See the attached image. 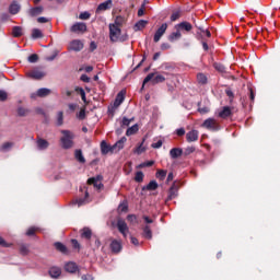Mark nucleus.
I'll return each mask as SVG.
<instances>
[{
	"instance_id": "b1692460",
	"label": "nucleus",
	"mask_w": 280,
	"mask_h": 280,
	"mask_svg": "<svg viewBox=\"0 0 280 280\" xmlns=\"http://www.w3.org/2000/svg\"><path fill=\"white\" fill-rule=\"evenodd\" d=\"M89 191H85L84 198H79L74 201V205H78V207H82L83 205H89Z\"/></svg>"
},
{
	"instance_id": "ea45409f",
	"label": "nucleus",
	"mask_w": 280,
	"mask_h": 280,
	"mask_svg": "<svg viewBox=\"0 0 280 280\" xmlns=\"http://www.w3.org/2000/svg\"><path fill=\"white\" fill-rule=\"evenodd\" d=\"M167 176V171L159 170L156 173V178L160 180H165V177Z\"/></svg>"
},
{
	"instance_id": "4c0bfd02",
	"label": "nucleus",
	"mask_w": 280,
	"mask_h": 280,
	"mask_svg": "<svg viewBox=\"0 0 280 280\" xmlns=\"http://www.w3.org/2000/svg\"><path fill=\"white\" fill-rule=\"evenodd\" d=\"M65 124V114L62 112L57 113V126Z\"/></svg>"
},
{
	"instance_id": "ddd939ff",
	"label": "nucleus",
	"mask_w": 280,
	"mask_h": 280,
	"mask_svg": "<svg viewBox=\"0 0 280 280\" xmlns=\"http://www.w3.org/2000/svg\"><path fill=\"white\" fill-rule=\"evenodd\" d=\"M175 30H178L179 32H191V30H194V26L189 22H182L175 25Z\"/></svg>"
},
{
	"instance_id": "a878e982",
	"label": "nucleus",
	"mask_w": 280,
	"mask_h": 280,
	"mask_svg": "<svg viewBox=\"0 0 280 280\" xmlns=\"http://www.w3.org/2000/svg\"><path fill=\"white\" fill-rule=\"evenodd\" d=\"M65 270L66 272H78V265H75V262H68L65 266Z\"/></svg>"
},
{
	"instance_id": "c9c22d12",
	"label": "nucleus",
	"mask_w": 280,
	"mask_h": 280,
	"mask_svg": "<svg viewBox=\"0 0 280 280\" xmlns=\"http://www.w3.org/2000/svg\"><path fill=\"white\" fill-rule=\"evenodd\" d=\"M32 38L36 40V38H43V31L39 28H33L32 31Z\"/></svg>"
},
{
	"instance_id": "69168bd1",
	"label": "nucleus",
	"mask_w": 280,
	"mask_h": 280,
	"mask_svg": "<svg viewBox=\"0 0 280 280\" xmlns=\"http://www.w3.org/2000/svg\"><path fill=\"white\" fill-rule=\"evenodd\" d=\"M37 23H49V19H47L45 16H40L37 19Z\"/></svg>"
},
{
	"instance_id": "9b49d317",
	"label": "nucleus",
	"mask_w": 280,
	"mask_h": 280,
	"mask_svg": "<svg viewBox=\"0 0 280 280\" xmlns=\"http://www.w3.org/2000/svg\"><path fill=\"white\" fill-rule=\"evenodd\" d=\"M165 32H167V23L162 24L155 32L153 40L154 43H159V40H161V38L163 37V34H165Z\"/></svg>"
},
{
	"instance_id": "f704fd0d",
	"label": "nucleus",
	"mask_w": 280,
	"mask_h": 280,
	"mask_svg": "<svg viewBox=\"0 0 280 280\" xmlns=\"http://www.w3.org/2000/svg\"><path fill=\"white\" fill-rule=\"evenodd\" d=\"M178 194V188H176V185H173L168 192V200L174 199L175 196Z\"/></svg>"
},
{
	"instance_id": "37998d69",
	"label": "nucleus",
	"mask_w": 280,
	"mask_h": 280,
	"mask_svg": "<svg viewBox=\"0 0 280 280\" xmlns=\"http://www.w3.org/2000/svg\"><path fill=\"white\" fill-rule=\"evenodd\" d=\"M79 19L81 21H89V19H91V13H89V11H84L80 13Z\"/></svg>"
},
{
	"instance_id": "7ed1b4c3",
	"label": "nucleus",
	"mask_w": 280,
	"mask_h": 280,
	"mask_svg": "<svg viewBox=\"0 0 280 280\" xmlns=\"http://www.w3.org/2000/svg\"><path fill=\"white\" fill-rule=\"evenodd\" d=\"M109 38L112 43H118V40H121V28L109 24Z\"/></svg>"
},
{
	"instance_id": "bb28decb",
	"label": "nucleus",
	"mask_w": 280,
	"mask_h": 280,
	"mask_svg": "<svg viewBox=\"0 0 280 280\" xmlns=\"http://www.w3.org/2000/svg\"><path fill=\"white\" fill-rule=\"evenodd\" d=\"M20 10L21 5L16 2L11 3L9 7L10 14H19Z\"/></svg>"
},
{
	"instance_id": "338daca9",
	"label": "nucleus",
	"mask_w": 280,
	"mask_h": 280,
	"mask_svg": "<svg viewBox=\"0 0 280 280\" xmlns=\"http://www.w3.org/2000/svg\"><path fill=\"white\" fill-rule=\"evenodd\" d=\"M176 135H177L178 137H183V136L185 135V128H179V129H177V130H176Z\"/></svg>"
},
{
	"instance_id": "a211bd4d",
	"label": "nucleus",
	"mask_w": 280,
	"mask_h": 280,
	"mask_svg": "<svg viewBox=\"0 0 280 280\" xmlns=\"http://www.w3.org/2000/svg\"><path fill=\"white\" fill-rule=\"evenodd\" d=\"M218 117H221V119H226L228 117H231V107L225 106L218 113Z\"/></svg>"
},
{
	"instance_id": "a18cd8bd",
	"label": "nucleus",
	"mask_w": 280,
	"mask_h": 280,
	"mask_svg": "<svg viewBox=\"0 0 280 280\" xmlns=\"http://www.w3.org/2000/svg\"><path fill=\"white\" fill-rule=\"evenodd\" d=\"M161 69H163V71H174V66L170 63H163Z\"/></svg>"
},
{
	"instance_id": "f03ea898",
	"label": "nucleus",
	"mask_w": 280,
	"mask_h": 280,
	"mask_svg": "<svg viewBox=\"0 0 280 280\" xmlns=\"http://www.w3.org/2000/svg\"><path fill=\"white\" fill-rule=\"evenodd\" d=\"M201 128H206V130H211V132H218V130H220V122H218L215 118H207L201 124Z\"/></svg>"
},
{
	"instance_id": "4468645a",
	"label": "nucleus",
	"mask_w": 280,
	"mask_h": 280,
	"mask_svg": "<svg viewBox=\"0 0 280 280\" xmlns=\"http://www.w3.org/2000/svg\"><path fill=\"white\" fill-rule=\"evenodd\" d=\"M101 152L104 155L109 154V152L113 153V152H115V147L107 144V142L103 140L101 142Z\"/></svg>"
},
{
	"instance_id": "6e6d98bb",
	"label": "nucleus",
	"mask_w": 280,
	"mask_h": 280,
	"mask_svg": "<svg viewBox=\"0 0 280 280\" xmlns=\"http://www.w3.org/2000/svg\"><path fill=\"white\" fill-rule=\"evenodd\" d=\"M20 252L22 255H27V253H30V249L27 248V245H21Z\"/></svg>"
},
{
	"instance_id": "a19ab883",
	"label": "nucleus",
	"mask_w": 280,
	"mask_h": 280,
	"mask_svg": "<svg viewBox=\"0 0 280 280\" xmlns=\"http://www.w3.org/2000/svg\"><path fill=\"white\" fill-rule=\"evenodd\" d=\"M159 187V184L154 180L150 182L148 185H147V189L149 191H154V189H158Z\"/></svg>"
},
{
	"instance_id": "79ce46f5",
	"label": "nucleus",
	"mask_w": 280,
	"mask_h": 280,
	"mask_svg": "<svg viewBox=\"0 0 280 280\" xmlns=\"http://www.w3.org/2000/svg\"><path fill=\"white\" fill-rule=\"evenodd\" d=\"M197 81L199 82V84H207V75H205L203 73L197 74Z\"/></svg>"
},
{
	"instance_id": "3c124183",
	"label": "nucleus",
	"mask_w": 280,
	"mask_h": 280,
	"mask_svg": "<svg viewBox=\"0 0 280 280\" xmlns=\"http://www.w3.org/2000/svg\"><path fill=\"white\" fill-rule=\"evenodd\" d=\"M130 121H132V120L128 119L127 117H124L122 121H121V128H126V127L130 126Z\"/></svg>"
},
{
	"instance_id": "20e7f679",
	"label": "nucleus",
	"mask_w": 280,
	"mask_h": 280,
	"mask_svg": "<svg viewBox=\"0 0 280 280\" xmlns=\"http://www.w3.org/2000/svg\"><path fill=\"white\" fill-rule=\"evenodd\" d=\"M150 81H152L153 84H161V82H165V77L163 74H156L154 77V73H149L143 80V85L148 84Z\"/></svg>"
},
{
	"instance_id": "09e8293b",
	"label": "nucleus",
	"mask_w": 280,
	"mask_h": 280,
	"mask_svg": "<svg viewBox=\"0 0 280 280\" xmlns=\"http://www.w3.org/2000/svg\"><path fill=\"white\" fill-rule=\"evenodd\" d=\"M127 220H128V222H130L131 224H137V222H138L137 215H135V214H129V215L127 217Z\"/></svg>"
},
{
	"instance_id": "f3484780",
	"label": "nucleus",
	"mask_w": 280,
	"mask_h": 280,
	"mask_svg": "<svg viewBox=\"0 0 280 280\" xmlns=\"http://www.w3.org/2000/svg\"><path fill=\"white\" fill-rule=\"evenodd\" d=\"M198 130H191L186 133V140L188 141V143H194V141H198Z\"/></svg>"
},
{
	"instance_id": "e2e57ef3",
	"label": "nucleus",
	"mask_w": 280,
	"mask_h": 280,
	"mask_svg": "<svg viewBox=\"0 0 280 280\" xmlns=\"http://www.w3.org/2000/svg\"><path fill=\"white\" fill-rule=\"evenodd\" d=\"M68 108H69V110H70L71 113H73V112L75 110V108H78V104H75V103H70V104L68 105Z\"/></svg>"
},
{
	"instance_id": "2eb2a0df",
	"label": "nucleus",
	"mask_w": 280,
	"mask_h": 280,
	"mask_svg": "<svg viewBox=\"0 0 280 280\" xmlns=\"http://www.w3.org/2000/svg\"><path fill=\"white\" fill-rule=\"evenodd\" d=\"M36 145H37V150L45 151L47 150V148H49V141L43 138H37Z\"/></svg>"
},
{
	"instance_id": "5701e85b",
	"label": "nucleus",
	"mask_w": 280,
	"mask_h": 280,
	"mask_svg": "<svg viewBox=\"0 0 280 280\" xmlns=\"http://www.w3.org/2000/svg\"><path fill=\"white\" fill-rule=\"evenodd\" d=\"M49 275H50L51 279H58V277H60V275H62V271L58 267H52L49 269Z\"/></svg>"
},
{
	"instance_id": "2f4dec72",
	"label": "nucleus",
	"mask_w": 280,
	"mask_h": 280,
	"mask_svg": "<svg viewBox=\"0 0 280 280\" xmlns=\"http://www.w3.org/2000/svg\"><path fill=\"white\" fill-rule=\"evenodd\" d=\"M74 156L79 163H86V159H84V155L82 154V150H75Z\"/></svg>"
},
{
	"instance_id": "5fc2aeb1",
	"label": "nucleus",
	"mask_w": 280,
	"mask_h": 280,
	"mask_svg": "<svg viewBox=\"0 0 280 280\" xmlns=\"http://www.w3.org/2000/svg\"><path fill=\"white\" fill-rule=\"evenodd\" d=\"M18 115H19L20 117H25V115H27V109H25V108H23V107H20V108L18 109Z\"/></svg>"
},
{
	"instance_id": "7c9ffc66",
	"label": "nucleus",
	"mask_w": 280,
	"mask_h": 280,
	"mask_svg": "<svg viewBox=\"0 0 280 280\" xmlns=\"http://www.w3.org/2000/svg\"><path fill=\"white\" fill-rule=\"evenodd\" d=\"M124 23H126V18L118 15L116 16L115 22L112 25H115L116 27L121 28V25H124Z\"/></svg>"
},
{
	"instance_id": "13d9d810",
	"label": "nucleus",
	"mask_w": 280,
	"mask_h": 280,
	"mask_svg": "<svg viewBox=\"0 0 280 280\" xmlns=\"http://www.w3.org/2000/svg\"><path fill=\"white\" fill-rule=\"evenodd\" d=\"M142 152H145V148H143V144H140L138 148H136L135 153L142 154Z\"/></svg>"
},
{
	"instance_id": "39448f33",
	"label": "nucleus",
	"mask_w": 280,
	"mask_h": 280,
	"mask_svg": "<svg viewBox=\"0 0 280 280\" xmlns=\"http://www.w3.org/2000/svg\"><path fill=\"white\" fill-rule=\"evenodd\" d=\"M124 100H126V96H124L122 92H119L114 101L112 108H109L108 112L115 113V109L119 108V106H121V104H124Z\"/></svg>"
},
{
	"instance_id": "dca6fc26",
	"label": "nucleus",
	"mask_w": 280,
	"mask_h": 280,
	"mask_svg": "<svg viewBox=\"0 0 280 280\" xmlns=\"http://www.w3.org/2000/svg\"><path fill=\"white\" fill-rule=\"evenodd\" d=\"M51 93V90L47 89V88H42L39 90H37L36 93H33L31 95V97H47V95H49Z\"/></svg>"
},
{
	"instance_id": "cd10ccee",
	"label": "nucleus",
	"mask_w": 280,
	"mask_h": 280,
	"mask_svg": "<svg viewBox=\"0 0 280 280\" xmlns=\"http://www.w3.org/2000/svg\"><path fill=\"white\" fill-rule=\"evenodd\" d=\"M197 36H198V38H201V40H202V38H205V36L210 38L211 37V32H209V30H205L202 27H199V32H197Z\"/></svg>"
},
{
	"instance_id": "423d86ee",
	"label": "nucleus",
	"mask_w": 280,
	"mask_h": 280,
	"mask_svg": "<svg viewBox=\"0 0 280 280\" xmlns=\"http://www.w3.org/2000/svg\"><path fill=\"white\" fill-rule=\"evenodd\" d=\"M117 229L124 237H128V233H130V230L128 229V224L126 223V221L118 219Z\"/></svg>"
},
{
	"instance_id": "aec40b11",
	"label": "nucleus",
	"mask_w": 280,
	"mask_h": 280,
	"mask_svg": "<svg viewBox=\"0 0 280 280\" xmlns=\"http://www.w3.org/2000/svg\"><path fill=\"white\" fill-rule=\"evenodd\" d=\"M110 249H112L114 253H120V252H121V242H120V241H117V240L112 241V243H110Z\"/></svg>"
},
{
	"instance_id": "c85d7f7f",
	"label": "nucleus",
	"mask_w": 280,
	"mask_h": 280,
	"mask_svg": "<svg viewBox=\"0 0 280 280\" xmlns=\"http://www.w3.org/2000/svg\"><path fill=\"white\" fill-rule=\"evenodd\" d=\"M137 132H139V125L136 124L127 129L126 136L132 137V135H137Z\"/></svg>"
},
{
	"instance_id": "680f3d73",
	"label": "nucleus",
	"mask_w": 280,
	"mask_h": 280,
	"mask_svg": "<svg viewBox=\"0 0 280 280\" xmlns=\"http://www.w3.org/2000/svg\"><path fill=\"white\" fill-rule=\"evenodd\" d=\"M198 112H199L201 115H207V113H209V107H199V108H198Z\"/></svg>"
},
{
	"instance_id": "864d4df0",
	"label": "nucleus",
	"mask_w": 280,
	"mask_h": 280,
	"mask_svg": "<svg viewBox=\"0 0 280 280\" xmlns=\"http://www.w3.org/2000/svg\"><path fill=\"white\" fill-rule=\"evenodd\" d=\"M28 62L34 63V62H38V55L33 54L28 57Z\"/></svg>"
},
{
	"instance_id": "49530a36",
	"label": "nucleus",
	"mask_w": 280,
	"mask_h": 280,
	"mask_svg": "<svg viewBox=\"0 0 280 280\" xmlns=\"http://www.w3.org/2000/svg\"><path fill=\"white\" fill-rule=\"evenodd\" d=\"M12 145H13L12 142H7V143L2 144V147H1L2 152H8V150L12 149Z\"/></svg>"
},
{
	"instance_id": "774afa93",
	"label": "nucleus",
	"mask_w": 280,
	"mask_h": 280,
	"mask_svg": "<svg viewBox=\"0 0 280 280\" xmlns=\"http://www.w3.org/2000/svg\"><path fill=\"white\" fill-rule=\"evenodd\" d=\"M82 280H93V276L91 275H84L81 277Z\"/></svg>"
},
{
	"instance_id": "72a5a7b5",
	"label": "nucleus",
	"mask_w": 280,
	"mask_h": 280,
	"mask_svg": "<svg viewBox=\"0 0 280 280\" xmlns=\"http://www.w3.org/2000/svg\"><path fill=\"white\" fill-rule=\"evenodd\" d=\"M12 34L14 38H19L20 36H23V28L21 26H14L12 30Z\"/></svg>"
},
{
	"instance_id": "c03bdc74",
	"label": "nucleus",
	"mask_w": 280,
	"mask_h": 280,
	"mask_svg": "<svg viewBox=\"0 0 280 280\" xmlns=\"http://www.w3.org/2000/svg\"><path fill=\"white\" fill-rule=\"evenodd\" d=\"M143 172L139 171L136 173V177H135V180L136 183H143Z\"/></svg>"
},
{
	"instance_id": "412c9836",
	"label": "nucleus",
	"mask_w": 280,
	"mask_h": 280,
	"mask_svg": "<svg viewBox=\"0 0 280 280\" xmlns=\"http://www.w3.org/2000/svg\"><path fill=\"white\" fill-rule=\"evenodd\" d=\"M43 7H35V8H31L28 10V14L30 16H38L40 14H43Z\"/></svg>"
},
{
	"instance_id": "58836bf2",
	"label": "nucleus",
	"mask_w": 280,
	"mask_h": 280,
	"mask_svg": "<svg viewBox=\"0 0 280 280\" xmlns=\"http://www.w3.org/2000/svg\"><path fill=\"white\" fill-rule=\"evenodd\" d=\"M55 248H57L59 253H67V246L60 242L55 243Z\"/></svg>"
},
{
	"instance_id": "4d7b16f0",
	"label": "nucleus",
	"mask_w": 280,
	"mask_h": 280,
	"mask_svg": "<svg viewBox=\"0 0 280 280\" xmlns=\"http://www.w3.org/2000/svg\"><path fill=\"white\" fill-rule=\"evenodd\" d=\"M78 119H84L86 117V112L84 109H81L78 114H77Z\"/></svg>"
},
{
	"instance_id": "6e6552de",
	"label": "nucleus",
	"mask_w": 280,
	"mask_h": 280,
	"mask_svg": "<svg viewBox=\"0 0 280 280\" xmlns=\"http://www.w3.org/2000/svg\"><path fill=\"white\" fill-rule=\"evenodd\" d=\"M70 31L73 32V34H84V32H86V23L77 22L71 26Z\"/></svg>"
},
{
	"instance_id": "1a4fd4ad",
	"label": "nucleus",
	"mask_w": 280,
	"mask_h": 280,
	"mask_svg": "<svg viewBox=\"0 0 280 280\" xmlns=\"http://www.w3.org/2000/svg\"><path fill=\"white\" fill-rule=\"evenodd\" d=\"M113 8V0H106L100 3L96 8V14H102V12H106Z\"/></svg>"
},
{
	"instance_id": "603ef678",
	"label": "nucleus",
	"mask_w": 280,
	"mask_h": 280,
	"mask_svg": "<svg viewBox=\"0 0 280 280\" xmlns=\"http://www.w3.org/2000/svg\"><path fill=\"white\" fill-rule=\"evenodd\" d=\"M8 100V93L3 90H0V102H5Z\"/></svg>"
},
{
	"instance_id": "8fccbe9b",
	"label": "nucleus",
	"mask_w": 280,
	"mask_h": 280,
	"mask_svg": "<svg viewBox=\"0 0 280 280\" xmlns=\"http://www.w3.org/2000/svg\"><path fill=\"white\" fill-rule=\"evenodd\" d=\"M118 211H121L122 213L128 211V203L122 202L118 206Z\"/></svg>"
},
{
	"instance_id": "052dcab7",
	"label": "nucleus",
	"mask_w": 280,
	"mask_h": 280,
	"mask_svg": "<svg viewBox=\"0 0 280 280\" xmlns=\"http://www.w3.org/2000/svg\"><path fill=\"white\" fill-rule=\"evenodd\" d=\"M154 165V161H149L140 164V167H152Z\"/></svg>"
},
{
	"instance_id": "bf43d9fd",
	"label": "nucleus",
	"mask_w": 280,
	"mask_h": 280,
	"mask_svg": "<svg viewBox=\"0 0 280 280\" xmlns=\"http://www.w3.org/2000/svg\"><path fill=\"white\" fill-rule=\"evenodd\" d=\"M78 91L81 95L82 101L86 102V92H84V89L80 88Z\"/></svg>"
},
{
	"instance_id": "0e129e2a",
	"label": "nucleus",
	"mask_w": 280,
	"mask_h": 280,
	"mask_svg": "<svg viewBox=\"0 0 280 280\" xmlns=\"http://www.w3.org/2000/svg\"><path fill=\"white\" fill-rule=\"evenodd\" d=\"M143 14H145V4H143L142 8L138 10V16H143Z\"/></svg>"
},
{
	"instance_id": "4be33fe9",
	"label": "nucleus",
	"mask_w": 280,
	"mask_h": 280,
	"mask_svg": "<svg viewBox=\"0 0 280 280\" xmlns=\"http://www.w3.org/2000/svg\"><path fill=\"white\" fill-rule=\"evenodd\" d=\"M148 25V21L145 20H140L138 21L135 26L133 30L135 32H141V30H144V27Z\"/></svg>"
},
{
	"instance_id": "393cba45",
	"label": "nucleus",
	"mask_w": 280,
	"mask_h": 280,
	"mask_svg": "<svg viewBox=\"0 0 280 280\" xmlns=\"http://www.w3.org/2000/svg\"><path fill=\"white\" fill-rule=\"evenodd\" d=\"M127 139L126 137H122L120 140H118L113 148H115V152H119V150H124V144L126 143Z\"/></svg>"
},
{
	"instance_id": "6ab92c4d",
	"label": "nucleus",
	"mask_w": 280,
	"mask_h": 280,
	"mask_svg": "<svg viewBox=\"0 0 280 280\" xmlns=\"http://www.w3.org/2000/svg\"><path fill=\"white\" fill-rule=\"evenodd\" d=\"M171 159H178L179 156H183V149L180 148H173L170 151Z\"/></svg>"
},
{
	"instance_id": "f8f14e48",
	"label": "nucleus",
	"mask_w": 280,
	"mask_h": 280,
	"mask_svg": "<svg viewBox=\"0 0 280 280\" xmlns=\"http://www.w3.org/2000/svg\"><path fill=\"white\" fill-rule=\"evenodd\" d=\"M89 185H94L95 189H103L104 184H102V175H98L96 177H91L88 179Z\"/></svg>"
},
{
	"instance_id": "9d476101",
	"label": "nucleus",
	"mask_w": 280,
	"mask_h": 280,
	"mask_svg": "<svg viewBox=\"0 0 280 280\" xmlns=\"http://www.w3.org/2000/svg\"><path fill=\"white\" fill-rule=\"evenodd\" d=\"M47 73L40 69H34L27 73L28 78H32L33 80H43Z\"/></svg>"
},
{
	"instance_id": "473e14b6",
	"label": "nucleus",
	"mask_w": 280,
	"mask_h": 280,
	"mask_svg": "<svg viewBox=\"0 0 280 280\" xmlns=\"http://www.w3.org/2000/svg\"><path fill=\"white\" fill-rule=\"evenodd\" d=\"M182 34H180V31H176L174 33H172L170 36H168V40H171V43H174V40H178L182 38Z\"/></svg>"
},
{
	"instance_id": "0eeeda50",
	"label": "nucleus",
	"mask_w": 280,
	"mask_h": 280,
	"mask_svg": "<svg viewBox=\"0 0 280 280\" xmlns=\"http://www.w3.org/2000/svg\"><path fill=\"white\" fill-rule=\"evenodd\" d=\"M69 51H82L84 44L80 39H73L68 46Z\"/></svg>"
},
{
	"instance_id": "de8ad7c7",
	"label": "nucleus",
	"mask_w": 280,
	"mask_h": 280,
	"mask_svg": "<svg viewBox=\"0 0 280 280\" xmlns=\"http://www.w3.org/2000/svg\"><path fill=\"white\" fill-rule=\"evenodd\" d=\"M214 69H217V71H219L220 73H224V71H226L222 63H214Z\"/></svg>"
},
{
	"instance_id": "e433bc0d",
	"label": "nucleus",
	"mask_w": 280,
	"mask_h": 280,
	"mask_svg": "<svg viewBox=\"0 0 280 280\" xmlns=\"http://www.w3.org/2000/svg\"><path fill=\"white\" fill-rule=\"evenodd\" d=\"M91 235H93V233L91 232V229L84 228L82 230L81 237H85V240H91Z\"/></svg>"
},
{
	"instance_id": "c756f323",
	"label": "nucleus",
	"mask_w": 280,
	"mask_h": 280,
	"mask_svg": "<svg viewBox=\"0 0 280 280\" xmlns=\"http://www.w3.org/2000/svg\"><path fill=\"white\" fill-rule=\"evenodd\" d=\"M142 231V236L145 237V240H152V229H150V225H145Z\"/></svg>"
},
{
	"instance_id": "f257e3e1",
	"label": "nucleus",
	"mask_w": 280,
	"mask_h": 280,
	"mask_svg": "<svg viewBox=\"0 0 280 280\" xmlns=\"http://www.w3.org/2000/svg\"><path fill=\"white\" fill-rule=\"evenodd\" d=\"M61 135L62 137L60 138V142L63 150H70V148H73V139H75V135L70 130H61Z\"/></svg>"
}]
</instances>
